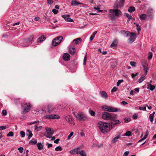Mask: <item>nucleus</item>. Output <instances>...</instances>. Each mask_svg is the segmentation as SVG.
Returning <instances> with one entry per match:
<instances>
[{"mask_svg":"<svg viewBox=\"0 0 156 156\" xmlns=\"http://www.w3.org/2000/svg\"><path fill=\"white\" fill-rule=\"evenodd\" d=\"M55 108L52 105H50L48 108V111L45 112L46 114H44V117L46 119L49 120L54 119H58L60 118V116L56 114H51L55 110Z\"/></svg>","mask_w":156,"mask_h":156,"instance_id":"1","label":"nucleus"},{"mask_svg":"<svg viewBox=\"0 0 156 156\" xmlns=\"http://www.w3.org/2000/svg\"><path fill=\"white\" fill-rule=\"evenodd\" d=\"M110 126L109 123L102 121H100L97 124L98 127L103 133H107L110 130Z\"/></svg>","mask_w":156,"mask_h":156,"instance_id":"2","label":"nucleus"},{"mask_svg":"<svg viewBox=\"0 0 156 156\" xmlns=\"http://www.w3.org/2000/svg\"><path fill=\"white\" fill-rule=\"evenodd\" d=\"M109 16L112 20H115L116 18L121 16L122 15V12L118 9H111L109 10Z\"/></svg>","mask_w":156,"mask_h":156,"instance_id":"3","label":"nucleus"},{"mask_svg":"<svg viewBox=\"0 0 156 156\" xmlns=\"http://www.w3.org/2000/svg\"><path fill=\"white\" fill-rule=\"evenodd\" d=\"M46 133L44 134L47 138L51 139V140H54L55 137V136H53V131L51 129V128L46 127L45 128Z\"/></svg>","mask_w":156,"mask_h":156,"instance_id":"4","label":"nucleus"},{"mask_svg":"<svg viewBox=\"0 0 156 156\" xmlns=\"http://www.w3.org/2000/svg\"><path fill=\"white\" fill-rule=\"evenodd\" d=\"M74 115L79 121H85L88 118L83 113L79 112L78 113H75Z\"/></svg>","mask_w":156,"mask_h":156,"instance_id":"5","label":"nucleus"},{"mask_svg":"<svg viewBox=\"0 0 156 156\" xmlns=\"http://www.w3.org/2000/svg\"><path fill=\"white\" fill-rule=\"evenodd\" d=\"M115 118V115L112 113L103 112L102 113V118L105 120H113Z\"/></svg>","mask_w":156,"mask_h":156,"instance_id":"6","label":"nucleus"},{"mask_svg":"<svg viewBox=\"0 0 156 156\" xmlns=\"http://www.w3.org/2000/svg\"><path fill=\"white\" fill-rule=\"evenodd\" d=\"M31 105L30 103H24L22 105L23 111L22 112V114L26 113L28 112L30 110Z\"/></svg>","mask_w":156,"mask_h":156,"instance_id":"7","label":"nucleus"},{"mask_svg":"<svg viewBox=\"0 0 156 156\" xmlns=\"http://www.w3.org/2000/svg\"><path fill=\"white\" fill-rule=\"evenodd\" d=\"M62 37L59 36L54 38L52 42V45L56 46L59 45L62 40Z\"/></svg>","mask_w":156,"mask_h":156,"instance_id":"8","label":"nucleus"},{"mask_svg":"<svg viewBox=\"0 0 156 156\" xmlns=\"http://www.w3.org/2000/svg\"><path fill=\"white\" fill-rule=\"evenodd\" d=\"M102 108L103 109L104 111H108L111 112H116L118 111L119 110V109L116 108L106 106H102Z\"/></svg>","mask_w":156,"mask_h":156,"instance_id":"9","label":"nucleus"},{"mask_svg":"<svg viewBox=\"0 0 156 156\" xmlns=\"http://www.w3.org/2000/svg\"><path fill=\"white\" fill-rule=\"evenodd\" d=\"M141 63L144 70L145 71V75H146L149 69L147 61L145 59H143L141 61Z\"/></svg>","mask_w":156,"mask_h":156,"instance_id":"10","label":"nucleus"},{"mask_svg":"<svg viewBox=\"0 0 156 156\" xmlns=\"http://www.w3.org/2000/svg\"><path fill=\"white\" fill-rule=\"evenodd\" d=\"M124 5L123 2H119L118 0H116L114 5L113 8L115 9H122Z\"/></svg>","mask_w":156,"mask_h":156,"instance_id":"11","label":"nucleus"},{"mask_svg":"<svg viewBox=\"0 0 156 156\" xmlns=\"http://www.w3.org/2000/svg\"><path fill=\"white\" fill-rule=\"evenodd\" d=\"M64 119L66 120L69 123L72 125H74L75 123L73 121V119L72 116L69 115H68L64 117Z\"/></svg>","mask_w":156,"mask_h":156,"instance_id":"12","label":"nucleus"},{"mask_svg":"<svg viewBox=\"0 0 156 156\" xmlns=\"http://www.w3.org/2000/svg\"><path fill=\"white\" fill-rule=\"evenodd\" d=\"M33 36H31L30 37V39H26L23 41L24 43H26L25 45H23V47H26L29 45L30 44V42L32 41L33 39Z\"/></svg>","mask_w":156,"mask_h":156,"instance_id":"13","label":"nucleus"},{"mask_svg":"<svg viewBox=\"0 0 156 156\" xmlns=\"http://www.w3.org/2000/svg\"><path fill=\"white\" fill-rule=\"evenodd\" d=\"M129 36L130 37V38L129 39V40L130 43H133L135 41L136 37V34L132 33Z\"/></svg>","mask_w":156,"mask_h":156,"instance_id":"14","label":"nucleus"},{"mask_svg":"<svg viewBox=\"0 0 156 156\" xmlns=\"http://www.w3.org/2000/svg\"><path fill=\"white\" fill-rule=\"evenodd\" d=\"M80 149V147H78L71 150L69 152L72 154H79V151Z\"/></svg>","mask_w":156,"mask_h":156,"instance_id":"15","label":"nucleus"},{"mask_svg":"<svg viewBox=\"0 0 156 156\" xmlns=\"http://www.w3.org/2000/svg\"><path fill=\"white\" fill-rule=\"evenodd\" d=\"M63 58L65 61H68L70 59V55L67 53H65L63 55Z\"/></svg>","mask_w":156,"mask_h":156,"instance_id":"16","label":"nucleus"},{"mask_svg":"<svg viewBox=\"0 0 156 156\" xmlns=\"http://www.w3.org/2000/svg\"><path fill=\"white\" fill-rule=\"evenodd\" d=\"M69 15H62V17L64 18L66 21L73 22V19L69 17Z\"/></svg>","mask_w":156,"mask_h":156,"instance_id":"17","label":"nucleus"},{"mask_svg":"<svg viewBox=\"0 0 156 156\" xmlns=\"http://www.w3.org/2000/svg\"><path fill=\"white\" fill-rule=\"evenodd\" d=\"M69 52L71 55H73L75 54V48L73 47H72L71 46H69Z\"/></svg>","mask_w":156,"mask_h":156,"instance_id":"18","label":"nucleus"},{"mask_svg":"<svg viewBox=\"0 0 156 156\" xmlns=\"http://www.w3.org/2000/svg\"><path fill=\"white\" fill-rule=\"evenodd\" d=\"M121 33L123 35V36L125 37L129 36V35L131 34L129 31H126L124 30L121 31Z\"/></svg>","mask_w":156,"mask_h":156,"instance_id":"19","label":"nucleus"},{"mask_svg":"<svg viewBox=\"0 0 156 156\" xmlns=\"http://www.w3.org/2000/svg\"><path fill=\"white\" fill-rule=\"evenodd\" d=\"M99 93L102 98L106 99L108 98V94L105 91H101Z\"/></svg>","mask_w":156,"mask_h":156,"instance_id":"20","label":"nucleus"},{"mask_svg":"<svg viewBox=\"0 0 156 156\" xmlns=\"http://www.w3.org/2000/svg\"><path fill=\"white\" fill-rule=\"evenodd\" d=\"M81 41L82 39L81 38H78L74 40L73 41V44H79L80 42H81Z\"/></svg>","mask_w":156,"mask_h":156,"instance_id":"21","label":"nucleus"},{"mask_svg":"<svg viewBox=\"0 0 156 156\" xmlns=\"http://www.w3.org/2000/svg\"><path fill=\"white\" fill-rule=\"evenodd\" d=\"M118 41L117 39H115L111 44V47H116L118 43Z\"/></svg>","mask_w":156,"mask_h":156,"instance_id":"22","label":"nucleus"},{"mask_svg":"<svg viewBox=\"0 0 156 156\" xmlns=\"http://www.w3.org/2000/svg\"><path fill=\"white\" fill-rule=\"evenodd\" d=\"M83 4V3L80 2H78L77 1L75 0H73L71 3V5H80Z\"/></svg>","mask_w":156,"mask_h":156,"instance_id":"23","label":"nucleus"},{"mask_svg":"<svg viewBox=\"0 0 156 156\" xmlns=\"http://www.w3.org/2000/svg\"><path fill=\"white\" fill-rule=\"evenodd\" d=\"M120 138V136L119 135L117 136L116 137L113 138L112 140V142L113 143H115L117 142L118 140Z\"/></svg>","mask_w":156,"mask_h":156,"instance_id":"24","label":"nucleus"},{"mask_svg":"<svg viewBox=\"0 0 156 156\" xmlns=\"http://www.w3.org/2000/svg\"><path fill=\"white\" fill-rule=\"evenodd\" d=\"M155 88V86L154 85H152L151 84H149L148 85L147 88H149L150 90H154Z\"/></svg>","mask_w":156,"mask_h":156,"instance_id":"25","label":"nucleus"},{"mask_svg":"<svg viewBox=\"0 0 156 156\" xmlns=\"http://www.w3.org/2000/svg\"><path fill=\"white\" fill-rule=\"evenodd\" d=\"M37 142V140L33 139L30 141L29 144L30 145H34L36 144Z\"/></svg>","mask_w":156,"mask_h":156,"instance_id":"26","label":"nucleus"},{"mask_svg":"<svg viewBox=\"0 0 156 156\" xmlns=\"http://www.w3.org/2000/svg\"><path fill=\"white\" fill-rule=\"evenodd\" d=\"M46 39V37L44 35L40 36V43H41L44 41Z\"/></svg>","mask_w":156,"mask_h":156,"instance_id":"27","label":"nucleus"},{"mask_svg":"<svg viewBox=\"0 0 156 156\" xmlns=\"http://www.w3.org/2000/svg\"><path fill=\"white\" fill-rule=\"evenodd\" d=\"M79 154H80L82 156H87V154L83 150L79 151Z\"/></svg>","mask_w":156,"mask_h":156,"instance_id":"28","label":"nucleus"},{"mask_svg":"<svg viewBox=\"0 0 156 156\" xmlns=\"http://www.w3.org/2000/svg\"><path fill=\"white\" fill-rule=\"evenodd\" d=\"M113 122H112V123L113 125H117L118 124H119L120 123V121L119 120H113Z\"/></svg>","mask_w":156,"mask_h":156,"instance_id":"29","label":"nucleus"},{"mask_svg":"<svg viewBox=\"0 0 156 156\" xmlns=\"http://www.w3.org/2000/svg\"><path fill=\"white\" fill-rule=\"evenodd\" d=\"M140 18L141 20H145L147 18V15L144 14H142L140 16Z\"/></svg>","mask_w":156,"mask_h":156,"instance_id":"30","label":"nucleus"},{"mask_svg":"<svg viewBox=\"0 0 156 156\" xmlns=\"http://www.w3.org/2000/svg\"><path fill=\"white\" fill-rule=\"evenodd\" d=\"M153 10L152 9H149L148 10V16L150 17L152 16V13H153Z\"/></svg>","mask_w":156,"mask_h":156,"instance_id":"31","label":"nucleus"},{"mask_svg":"<svg viewBox=\"0 0 156 156\" xmlns=\"http://www.w3.org/2000/svg\"><path fill=\"white\" fill-rule=\"evenodd\" d=\"M146 76V75H145V74L144 73V74L143 75V76L140 78L139 80V83H141L144 80V79H145V77Z\"/></svg>","mask_w":156,"mask_h":156,"instance_id":"32","label":"nucleus"},{"mask_svg":"<svg viewBox=\"0 0 156 156\" xmlns=\"http://www.w3.org/2000/svg\"><path fill=\"white\" fill-rule=\"evenodd\" d=\"M135 10V9L134 7H130L128 10V11L129 12H132L134 11Z\"/></svg>","mask_w":156,"mask_h":156,"instance_id":"33","label":"nucleus"},{"mask_svg":"<svg viewBox=\"0 0 156 156\" xmlns=\"http://www.w3.org/2000/svg\"><path fill=\"white\" fill-rule=\"evenodd\" d=\"M131 135V132L130 131L126 132L122 136H130Z\"/></svg>","mask_w":156,"mask_h":156,"instance_id":"34","label":"nucleus"},{"mask_svg":"<svg viewBox=\"0 0 156 156\" xmlns=\"http://www.w3.org/2000/svg\"><path fill=\"white\" fill-rule=\"evenodd\" d=\"M136 29L138 32V34H139L140 33V31H141V29L139 25L138 24H136Z\"/></svg>","mask_w":156,"mask_h":156,"instance_id":"35","label":"nucleus"},{"mask_svg":"<svg viewBox=\"0 0 156 156\" xmlns=\"http://www.w3.org/2000/svg\"><path fill=\"white\" fill-rule=\"evenodd\" d=\"M27 131L28 132V138L29 139L32 136L33 134L32 133L31 131L29 130L28 129L27 130Z\"/></svg>","mask_w":156,"mask_h":156,"instance_id":"36","label":"nucleus"},{"mask_svg":"<svg viewBox=\"0 0 156 156\" xmlns=\"http://www.w3.org/2000/svg\"><path fill=\"white\" fill-rule=\"evenodd\" d=\"M124 16H125L129 18V19H132L133 18L132 16L129 15L128 13H124Z\"/></svg>","mask_w":156,"mask_h":156,"instance_id":"37","label":"nucleus"},{"mask_svg":"<svg viewBox=\"0 0 156 156\" xmlns=\"http://www.w3.org/2000/svg\"><path fill=\"white\" fill-rule=\"evenodd\" d=\"M89 112L90 114L92 116H94L95 115V112L92 110H90L89 111Z\"/></svg>","mask_w":156,"mask_h":156,"instance_id":"38","label":"nucleus"},{"mask_svg":"<svg viewBox=\"0 0 156 156\" xmlns=\"http://www.w3.org/2000/svg\"><path fill=\"white\" fill-rule=\"evenodd\" d=\"M152 52H149L148 54V59H151L152 57Z\"/></svg>","mask_w":156,"mask_h":156,"instance_id":"39","label":"nucleus"},{"mask_svg":"<svg viewBox=\"0 0 156 156\" xmlns=\"http://www.w3.org/2000/svg\"><path fill=\"white\" fill-rule=\"evenodd\" d=\"M62 148L60 146H58L56 147L55 149V151H61L62 150Z\"/></svg>","mask_w":156,"mask_h":156,"instance_id":"40","label":"nucleus"},{"mask_svg":"<svg viewBox=\"0 0 156 156\" xmlns=\"http://www.w3.org/2000/svg\"><path fill=\"white\" fill-rule=\"evenodd\" d=\"M7 112L6 110H3L2 111V114L3 116H5L7 115Z\"/></svg>","mask_w":156,"mask_h":156,"instance_id":"41","label":"nucleus"},{"mask_svg":"<svg viewBox=\"0 0 156 156\" xmlns=\"http://www.w3.org/2000/svg\"><path fill=\"white\" fill-rule=\"evenodd\" d=\"M13 133L12 132H9L7 135V136H13Z\"/></svg>","mask_w":156,"mask_h":156,"instance_id":"42","label":"nucleus"},{"mask_svg":"<svg viewBox=\"0 0 156 156\" xmlns=\"http://www.w3.org/2000/svg\"><path fill=\"white\" fill-rule=\"evenodd\" d=\"M153 118H154V116L150 115L149 116V119H150V121L151 122H153Z\"/></svg>","mask_w":156,"mask_h":156,"instance_id":"43","label":"nucleus"},{"mask_svg":"<svg viewBox=\"0 0 156 156\" xmlns=\"http://www.w3.org/2000/svg\"><path fill=\"white\" fill-rule=\"evenodd\" d=\"M20 134L21 135V136L22 137H24L25 136V133L23 131H21L20 132Z\"/></svg>","mask_w":156,"mask_h":156,"instance_id":"44","label":"nucleus"},{"mask_svg":"<svg viewBox=\"0 0 156 156\" xmlns=\"http://www.w3.org/2000/svg\"><path fill=\"white\" fill-rule=\"evenodd\" d=\"M87 55H86L83 59V65H85L86 64V62L87 60Z\"/></svg>","mask_w":156,"mask_h":156,"instance_id":"45","label":"nucleus"},{"mask_svg":"<svg viewBox=\"0 0 156 156\" xmlns=\"http://www.w3.org/2000/svg\"><path fill=\"white\" fill-rule=\"evenodd\" d=\"M123 82V80H119L117 83V86H119L120 84L122 82Z\"/></svg>","mask_w":156,"mask_h":156,"instance_id":"46","label":"nucleus"},{"mask_svg":"<svg viewBox=\"0 0 156 156\" xmlns=\"http://www.w3.org/2000/svg\"><path fill=\"white\" fill-rule=\"evenodd\" d=\"M130 64L131 66L133 67H135L136 65V63L134 62H131Z\"/></svg>","mask_w":156,"mask_h":156,"instance_id":"47","label":"nucleus"},{"mask_svg":"<svg viewBox=\"0 0 156 156\" xmlns=\"http://www.w3.org/2000/svg\"><path fill=\"white\" fill-rule=\"evenodd\" d=\"M19 152L20 153H22L23 151V148L22 147H20L18 149Z\"/></svg>","mask_w":156,"mask_h":156,"instance_id":"48","label":"nucleus"},{"mask_svg":"<svg viewBox=\"0 0 156 156\" xmlns=\"http://www.w3.org/2000/svg\"><path fill=\"white\" fill-rule=\"evenodd\" d=\"M100 8L98 7H94V9L96 10H98V11L100 12H103V10H100Z\"/></svg>","mask_w":156,"mask_h":156,"instance_id":"49","label":"nucleus"},{"mask_svg":"<svg viewBox=\"0 0 156 156\" xmlns=\"http://www.w3.org/2000/svg\"><path fill=\"white\" fill-rule=\"evenodd\" d=\"M130 121V119L129 118H126L124 119L125 122L126 123H127Z\"/></svg>","mask_w":156,"mask_h":156,"instance_id":"50","label":"nucleus"},{"mask_svg":"<svg viewBox=\"0 0 156 156\" xmlns=\"http://www.w3.org/2000/svg\"><path fill=\"white\" fill-rule=\"evenodd\" d=\"M139 109L141 110L146 111V107H140Z\"/></svg>","mask_w":156,"mask_h":156,"instance_id":"51","label":"nucleus"},{"mask_svg":"<svg viewBox=\"0 0 156 156\" xmlns=\"http://www.w3.org/2000/svg\"><path fill=\"white\" fill-rule=\"evenodd\" d=\"M139 74V73H137L135 74H134L133 73H132V77L133 78H134L135 76H137L138 74Z\"/></svg>","mask_w":156,"mask_h":156,"instance_id":"52","label":"nucleus"},{"mask_svg":"<svg viewBox=\"0 0 156 156\" xmlns=\"http://www.w3.org/2000/svg\"><path fill=\"white\" fill-rule=\"evenodd\" d=\"M73 132H71L68 136V139L69 140L70 138L73 135Z\"/></svg>","mask_w":156,"mask_h":156,"instance_id":"53","label":"nucleus"},{"mask_svg":"<svg viewBox=\"0 0 156 156\" xmlns=\"http://www.w3.org/2000/svg\"><path fill=\"white\" fill-rule=\"evenodd\" d=\"M52 11L55 14H56L58 12V11L57 10H56L55 9H52Z\"/></svg>","mask_w":156,"mask_h":156,"instance_id":"54","label":"nucleus"},{"mask_svg":"<svg viewBox=\"0 0 156 156\" xmlns=\"http://www.w3.org/2000/svg\"><path fill=\"white\" fill-rule=\"evenodd\" d=\"M47 1L48 4L51 5L53 3V1L52 0H47Z\"/></svg>","mask_w":156,"mask_h":156,"instance_id":"55","label":"nucleus"},{"mask_svg":"<svg viewBox=\"0 0 156 156\" xmlns=\"http://www.w3.org/2000/svg\"><path fill=\"white\" fill-rule=\"evenodd\" d=\"M137 115L136 114H134L133 115V119H137Z\"/></svg>","mask_w":156,"mask_h":156,"instance_id":"56","label":"nucleus"},{"mask_svg":"<svg viewBox=\"0 0 156 156\" xmlns=\"http://www.w3.org/2000/svg\"><path fill=\"white\" fill-rule=\"evenodd\" d=\"M117 90V88L116 87H114L112 90L111 92H115Z\"/></svg>","mask_w":156,"mask_h":156,"instance_id":"57","label":"nucleus"},{"mask_svg":"<svg viewBox=\"0 0 156 156\" xmlns=\"http://www.w3.org/2000/svg\"><path fill=\"white\" fill-rule=\"evenodd\" d=\"M129 154V152L128 151H126L123 154V156H127Z\"/></svg>","mask_w":156,"mask_h":156,"instance_id":"58","label":"nucleus"},{"mask_svg":"<svg viewBox=\"0 0 156 156\" xmlns=\"http://www.w3.org/2000/svg\"><path fill=\"white\" fill-rule=\"evenodd\" d=\"M103 144H97L96 145L97 147L99 148L103 146Z\"/></svg>","mask_w":156,"mask_h":156,"instance_id":"59","label":"nucleus"},{"mask_svg":"<svg viewBox=\"0 0 156 156\" xmlns=\"http://www.w3.org/2000/svg\"><path fill=\"white\" fill-rule=\"evenodd\" d=\"M46 144L47 145L48 147V148L51 147L52 146V144H51L47 143Z\"/></svg>","mask_w":156,"mask_h":156,"instance_id":"60","label":"nucleus"},{"mask_svg":"<svg viewBox=\"0 0 156 156\" xmlns=\"http://www.w3.org/2000/svg\"><path fill=\"white\" fill-rule=\"evenodd\" d=\"M59 139H57L56 140H55L54 141V143L55 144H58V142L59 141Z\"/></svg>","mask_w":156,"mask_h":156,"instance_id":"61","label":"nucleus"},{"mask_svg":"<svg viewBox=\"0 0 156 156\" xmlns=\"http://www.w3.org/2000/svg\"><path fill=\"white\" fill-rule=\"evenodd\" d=\"M121 103L122 104H123V105H126L127 104V103L126 102H125V101H122V102H121Z\"/></svg>","mask_w":156,"mask_h":156,"instance_id":"62","label":"nucleus"},{"mask_svg":"<svg viewBox=\"0 0 156 156\" xmlns=\"http://www.w3.org/2000/svg\"><path fill=\"white\" fill-rule=\"evenodd\" d=\"M94 37H95L94 36L92 35L90 37V41H92L93 40Z\"/></svg>","mask_w":156,"mask_h":156,"instance_id":"63","label":"nucleus"},{"mask_svg":"<svg viewBox=\"0 0 156 156\" xmlns=\"http://www.w3.org/2000/svg\"><path fill=\"white\" fill-rule=\"evenodd\" d=\"M43 148V145L40 143V150H41Z\"/></svg>","mask_w":156,"mask_h":156,"instance_id":"64","label":"nucleus"}]
</instances>
